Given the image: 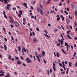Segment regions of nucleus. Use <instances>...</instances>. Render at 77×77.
<instances>
[{
  "label": "nucleus",
  "instance_id": "nucleus-47",
  "mask_svg": "<svg viewBox=\"0 0 77 77\" xmlns=\"http://www.w3.org/2000/svg\"><path fill=\"white\" fill-rule=\"evenodd\" d=\"M34 19L35 20H36V16H35L34 17Z\"/></svg>",
  "mask_w": 77,
  "mask_h": 77
},
{
  "label": "nucleus",
  "instance_id": "nucleus-58",
  "mask_svg": "<svg viewBox=\"0 0 77 77\" xmlns=\"http://www.w3.org/2000/svg\"><path fill=\"white\" fill-rule=\"evenodd\" d=\"M5 41H6V42H7V39H6V38H5Z\"/></svg>",
  "mask_w": 77,
  "mask_h": 77
},
{
  "label": "nucleus",
  "instance_id": "nucleus-56",
  "mask_svg": "<svg viewBox=\"0 0 77 77\" xmlns=\"http://www.w3.org/2000/svg\"><path fill=\"white\" fill-rule=\"evenodd\" d=\"M57 46H59V45H60V44L58 43V44H57Z\"/></svg>",
  "mask_w": 77,
  "mask_h": 77
},
{
  "label": "nucleus",
  "instance_id": "nucleus-18",
  "mask_svg": "<svg viewBox=\"0 0 77 77\" xmlns=\"http://www.w3.org/2000/svg\"><path fill=\"white\" fill-rule=\"evenodd\" d=\"M65 46H67V47H68V44L66 43V42H65Z\"/></svg>",
  "mask_w": 77,
  "mask_h": 77
},
{
  "label": "nucleus",
  "instance_id": "nucleus-33",
  "mask_svg": "<svg viewBox=\"0 0 77 77\" xmlns=\"http://www.w3.org/2000/svg\"><path fill=\"white\" fill-rule=\"evenodd\" d=\"M57 57H59V53L58 52L57 53Z\"/></svg>",
  "mask_w": 77,
  "mask_h": 77
},
{
  "label": "nucleus",
  "instance_id": "nucleus-7",
  "mask_svg": "<svg viewBox=\"0 0 77 77\" xmlns=\"http://www.w3.org/2000/svg\"><path fill=\"white\" fill-rule=\"evenodd\" d=\"M24 6L25 7V8H26V9H27L28 8V7H27V3H25L23 4Z\"/></svg>",
  "mask_w": 77,
  "mask_h": 77
},
{
  "label": "nucleus",
  "instance_id": "nucleus-36",
  "mask_svg": "<svg viewBox=\"0 0 77 77\" xmlns=\"http://www.w3.org/2000/svg\"><path fill=\"white\" fill-rule=\"evenodd\" d=\"M4 17L5 18L7 19V16H6V15H4Z\"/></svg>",
  "mask_w": 77,
  "mask_h": 77
},
{
  "label": "nucleus",
  "instance_id": "nucleus-23",
  "mask_svg": "<svg viewBox=\"0 0 77 77\" xmlns=\"http://www.w3.org/2000/svg\"><path fill=\"white\" fill-rule=\"evenodd\" d=\"M54 11H51L50 12V14H52L54 13Z\"/></svg>",
  "mask_w": 77,
  "mask_h": 77
},
{
  "label": "nucleus",
  "instance_id": "nucleus-62",
  "mask_svg": "<svg viewBox=\"0 0 77 77\" xmlns=\"http://www.w3.org/2000/svg\"><path fill=\"white\" fill-rule=\"evenodd\" d=\"M64 63H65V64H67V61H65L64 62Z\"/></svg>",
  "mask_w": 77,
  "mask_h": 77
},
{
  "label": "nucleus",
  "instance_id": "nucleus-64",
  "mask_svg": "<svg viewBox=\"0 0 77 77\" xmlns=\"http://www.w3.org/2000/svg\"><path fill=\"white\" fill-rule=\"evenodd\" d=\"M26 51L27 53H29V50L28 49H26Z\"/></svg>",
  "mask_w": 77,
  "mask_h": 77
},
{
  "label": "nucleus",
  "instance_id": "nucleus-6",
  "mask_svg": "<svg viewBox=\"0 0 77 77\" xmlns=\"http://www.w3.org/2000/svg\"><path fill=\"white\" fill-rule=\"evenodd\" d=\"M33 41L35 43H36L38 42V40L37 39H36V38H35L33 39Z\"/></svg>",
  "mask_w": 77,
  "mask_h": 77
},
{
  "label": "nucleus",
  "instance_id": "nucleus-50",
  "mask_svg": "<svg viewBox=\"0 0 77 77\" xmlns=\"http://www.w3.org/2000/svg\"><path fill=\"white\" fill-rule=\"evenodd\" d=\"M6 8L8 10H10V8H9L8 7H7Z\"/></svg>",
  "mask_w": 77,
  "mask_h": 77
},
{
  "label": "nucleus",
  "instance_id": "nucleus-43",
  "mask_svg": "<svg viewBox=\"0 0 77 77\" xmlns=\"http://www.w3.org/2000/svg\"><path fill=\"white\" fill-rule=\"evenodd\" d=\"M3 15H6V12H5V11H4L3 12Z\"/></svg>",
  "mask_w": 77,
  "mask_h": 77
},
{
  "label": "nucleus",
  "instance_id": "nucleus-34",
  "mask_svg": "<svg viewBox=\"0 0 77 77\" xmlns=\"http://www.w3.org/2000/svg\"><path fill=\"white\" fill-rule=\"evenodd\" d=\"M62 4L61 2H60V3L59 4V6H62Z\"/></svg>",
  "mask_w": 77,
  "mask_h": 77
},
{
  "label": "nucleus",
  "instance_id": "nucleus-31",
  "mask_svg": "<svg viewBox=\"0 0 77 77\" xmlns=\"http://www.w3.org/2000/svg\"><path fill=\"white\" fill-rule=\"evenodd\" d=\"M75 54H76V52L75 51L74 55H73V57H75Z\"/></svg>",
  "mask_w": 77,
  "mask_h": 77
},
{
  "label": "nucleus",
  "instance_id": "nucleus-15",
  "mask_svg": "<svg viewBox=\"0 0 77 77\" xmlns=\"http://www.w3.org/2000/svg\"><path fill=\"white\" fill-rule=\"evenodd\" d=\"M42 54L41 55L42 56H44L45 54V52L44 51H42Z\"/></svg>",
  "mask_w": 77,
  "mask_h": 77
},
{
  "label": "nucleus",
  "instance_id": "nucleus-59",
  "mask_svg": "<svg viewBox=\"0 0 77 77\" xmlns=\"http://www.w3.org/2000/svg\"><path fill=\"white\" fill-rule=\"evenodd\" d=\"M60 42L61 45H63V42Z\"/></svg>",
  "mask_w": 77,
  "mask_h": 77
},
{
  "label": "nucleus",
  "instance_id": "nucleus-30",
  "mask_svg": "<svg viewBox=\"0 0 77 77\" xmlns=\"http://www.w3.org/2000/svg\"><path fill=\"white\" fill-rule=\"evenodd\" d=\"M23 51H24V52H25V53H26V49H25V48H23Z\"/></svg>",
  "mask_w": 77,
  "mask_h": 77
},
{
  "label": "nucleus",
  "instance_id": "nucleus-40",
  "mask_svg": "<svg viewBox=\"0 0 77 77\" xmlns=\"http://www.w3.org/2000/svg\"><path fill=\"white\" fill-rule=\"evenodd\" d=\"M31 9H32V10H33V7H32V6H31Z\"/></svg>",
  "mask_w": 77,
  "mask_h": 77
},
{
  "label": "nucleus",
  "instance_id": "nucleus-52",
  "mask_svg": "<svg viewBox=\"0 0 77 77\" xmlns=\"http://www.w3.org/2000/svg\"><path fill=\"white\" fill-rule=\"evenodd\" d=\"M66 29H69V26H68V25L66 26Z\"/></svg>",
  "mask_w": 77,
  "mask_h": 77
},
{
  "label": "nucleus",
  "instance_id": "nucleus-10",
  "mask_svg": "<svg viewBox=\"0 0 77 77\" xmlns=\"http://www.w3.org/2000/svg\"><path fill=\"white\" fill-rule=\"evenodd\" d=\"M4 47L5 48V50L6 51L7 50V46H6V45L5 44L4 45Z\"/></svg>",
  "mask_w": 77,
  "mask_h": 77
},
{
  "label": "nucleus",
  "instance_id": "nucleus-51",
  "mask_svg": "<svg viewBox=\"0 0 77 77\" xmlns=\"http://www.w3.org/2000/svg\"><path fill=\"white\" fill-rule=\"evenodd\" d=\"M54 70V71H56V68H53Z\"/></svg>",
  "mask_w": 77,
  "mask_h": 77
},
{
  "label": "nucleus",
  "instance_id": "nucleus-24",
  "mask_svg": "<svg viewBox=\"0 0 77 77\" xmlns=\"http://www.w3.org/2000/svg\"><path fill=\"white\" fill-rule=\"evenodd\" d=\"M59 66H60L61 67H63V66H62V64L60 63H59Z\"/></svg>",
  "mask_w": 77,
  "mask_h": 77
},
{
  "label": "nucleus",
  "instance_id": "nucleus-19",
  "mask_svg": "<svg viewBox=\"0 0 77 77\" xmlns=\"http://www.w3.org/2000/svg\"><path fill=\"white\" fill-rule=\"evenodd\" d=\"M10 22L11 23H14V21L12 20H10Z\"/></svg>",
  "mask_w": 77,
  "mask_h": 77
},
{
  "label": "nucleus",
  "instance_id": "nucleus-11",
  "mask_svg": "<svg viewBox=\"0 0 77 77\" xmlns=\"http://www.w3.org/2000/svg\"><path fill=\"white\" fill-rule=\"evenodd\" d=\"M36 57L37 58L38 62H40V59H39V56H37Z\"/></svg>",
  "mask_w": 77,
  "mask_h": 77
},
{
  "label": "nucleus",
  "instance_id": "nucleus-29",
  "mask_svg": "<svg viewBox=\"0 0 77 77\" xmlns=\"http://www.w3.org/2000/svg\"><path fill=\"white\" fill-rule=\"evenodd\" d=\"M36 29L37 31H38V32H39V29L38 28H36Z\"/></svg>",
  "mask_w": 77,
  "mask_h": 77
},
{
  "label": "nucleus",
  "instance_id": "nucleus-46",
  "mask_svg": "<svg viewBox=\"0 0 77 77\" xmlns=\"http://www.w3.org/2000/svg\"><path fill=\"white\" fill-rule=\"evenodd\" d=\"M44 32L46 33L47 34L48 33V32L46 30H44Z\"/></svg>",
  "mask_w": 77,
  "mask_h": 77
},
{
  "label": "nucleus",
  "instance_id": "nucleus-55",
  "mask_svg": "<svg viewBox=\"0 0 77 77\" xmlns=\"http://www.w3.org/2000/svg\"><path fill=\"white\" fill-rule=\"evenodd\" d=\"M71 48H72V50H73V46H72L71 45Z\"/></svg>",
  "mask_w": 77,
  "mask_h": 77
},
{
  "label": "nucleus",
  "instance_id": "nucleus-60",
  "mask_svg": "<svg viewBox=\"0 0 77 77\" xmlns=\"http://www.w3.org/2000/svg\"><path fill=\"white\" fill-rule=\"evenodd\" d=\"M65 20V18H64V17H63L62 18V20Z\"/></svg>",
  "mask_w": 77,
  "mask_h": 77
},
{
  "label": "nucleus",
  "instance_id": "nucleus-27",
  "mask_svg": "<svg viewBox=\"0 0 77 77\" xmlns=\"http://www.w3.org/2000/svg\"><path fill=\"white\" fill-rule=\"evenodd\" d=\"M77 66V61L76 62V63L75 64V67H76V66Z\"/></svg>",
  "mask_w": 77,
  "mask_h": 77
},
{
  "label": "nucleus",
  "instance_id": "nucleus-49",
  "mask_svg": "<svg viewBox=\"0 0 77 77\" xmlns=\"http://www.w3.org/2000/svg\"><path fill=\"white\" fill-rule=\"evenodd\" d=\"M9 75H7L6 76H5V77H10V76H9Z\"/></svg>",
  "mask_w": 77,
  "mask_h": 77
},
{
  "label": "nucleus",
  "instance_id": "nucleus-35",
  "mask_svg": "<svg viewBox=\"0 0 77 77\" xmlns=\"http://www.w3.org/2000/svg\"><path fill=\"white\" fill-rule=\"evenodd\" d=\"M11 38L13 40V41H14V38L12 37V35L11 36Z\"/></svg>",
  "mask_w": 77,
  "mask_h": 77
},
{
  "label": "nucleus",
  "instance_id": "nucleus-8",
  "mask_svg": "<svg viewBox=\"0 0 77 77\" xmlns=\"http://www.w3.org/2000/svg\"><path fill=\"white\" fill-rule=\"evenodd\" d=\"M66 36H67V37L70 39H72V38H71V37L69 35H66Z\"/></svg>",
  "mask_w": 77,
  "mask_h": 77
},
{
  "label": "nucleus",
  "instance_id": "nucleus-3",
  "mask_svg": "<svg viewBox=\"0 0 77 77\" xmlns=\"http://www.w3.org/2000/svg\"><path fill=\"white\" fill-rule=\"evenodd\" d=\"M14 24L15 26L17 27H18V26H19V23H18V22L17 21H16L14 22Z\"/></svg>",
  "mask_w": 77,
  "mask_h": 77
},
{
  "label": "nucleus",
  "instance_id": "nucleus-2",
  "mask_svg": "<svg viewBox=\"0 0 77 77\" xmlns=\"http://www.w3.org/2000/svg\"><path fill=\"white\" fill-rule=\"evenodd\" d=\"M39 13L40 15H44V12H43V10L42 9H40L39 11Z\"/></svg>",
  "mask_w": 77,
  "mask_h": 77
},
{
  "label": "nucleus",
  "instance_id": "nucleus-12",
  "mask_svg": "<svg viewBox=\"0 0 77 77\" xmlns=\"http://www.w3.org/2000/svg\"><path fill=\"white\" fill-rule=\"evenodd\" d=\"M44 35L46 36V37H48V38H50V36H49V35H48L47 34H44Z\"/></svg>",
  "mask_w": 77,
  "mask_h": 77
},
{
  "label": "nucleus",
  "instance_id": "nucleus-37",
  "mask_svg": "<svg viewBox=\"0 0 77 77\" xmlns=\"http://www.w3.org/2000/svg\"><path fill=\"white\" fill-rule=\"evenodd\" d=\"M69 17L70 19H71V20H72V17H71L70 15L69 16Z\"/></svg>",
  "mask_w": 77,
  "mask_h": 77
},
{
  "label": "nucleus",
  "instance_id": "nucleus-25",
  "mask_svg": "<svg viewBox=\"0 0 77 77\" xmlns=\"http://www.w3.org/2000/svg\"><path fill=\"white\" fill-rule=\"evenodd\" d=\"M8 59H11V55H8Z\"/></svg>",
  "mask_w": 77,
  "mask_h": 77
},
{
  "label": "nucleus",
  "instance_id": "nucleus-20",
  "mask_svg": "<svg viewBox=\"0 0 77 77\" xmlns=\"http://www.w3.org/2000/svg\"><path fill=\"white\" fill-rule=\"evenodd\" d=\"M69 66H71V64H72V63H71V62H69Z\"/></svg>",
  "mask_w": 77,
  "mask_h": 77
},
{
  "label": "nucleus",
  "instance_id": "nucleus-38",
  "mask_svg": "<svg viewBox=\"0 0 77 77\" xmlns=\"http://www.w3.org/2000/svg\"><path fill=\"white\" fill-rule=\"evenodd\" d=\"M3 75H4V73H3L0 74V76H3Z\"/></svg>",
  "mask_w": 77,
  "mask_h": 77
},
{
  "label": "nucleus",
  "instance_id": "nucleus-63",
  "mask_svg": "<svg viewBox=\"0 0 77 77\" xmlns=\"http://www.w3.org/2000/svg\"><path fill=\"white\" fill-rule=\"evenodd\" d=\"M66 48H67V51H68L69 50V49H68V46L66 47Z\"/></svg>",
  "mask_w": 77,
  "mask_h": 77
},
{
  "label": "nucleus",
  "instance_id": "nucleus-44",
  "mask_svg": "<svg viewBox=\"0 0 77 77\" xmlns=\"http://www.w3.org/2000/svg\"><path fill=\"white\" fill-rule=\"evenodd\" d=\"M2 72L3 73L4 72H3V70H2L0 71V73H2Z\"/></svg>",
  "mask_w": 77,
  "mask_h": 77
},
{
  "label": "nucleus",
  "instance_id": "nucleus-54",
  "mask_svg": "<svg viewBox=\"0 0 77 77\" xmlns=\"http://www.w3.org/2000/svg\"><path fill=\"white\" fill-rule=\"evenodd\" d=\"M50 73H51V72H52V70L51 69H50Z\"/></svg>",
  "mask_w": 77,
  "mask_h": 77
},
{
  "label": "nucleus",
  "instance_id": "nucleus-13",
  "mask_svg": "<svg viewBox=\"0 0 77 77\" xmlns=\"http://www.w3.org/2000/svg\"><path fill=\"white\" fill-rule=\"evenodd\" d=\"M61 51H62V52H63V53H64V54H66V51H64V50H63V49H61Z\"/></svg>",
  "mask_w": 77,
  "mask_h": 77
},
{
  "label": "nucleus",
  "instance_id": "nucleus-45",
  "mask_svg": "<svg viewBox=\"0 0 77 77\" xmlns=\"http://www.w3.org/2000/svg\"><path fill=\"white\" fill-rule=\"evenodd\" d=\"M23 21L24 22H26V18H23Z\"/></svg>",
  "mask_w": 77,
  "mask_h": 77
},
{
  "label": "nucleus",
  "instance_id": "nucleus-1",
  "mask_svg": "<svg viewBox=\"0 0 77 77\" xmlns=\"http://www.w3.org/2000/svg\"><path fill=\"white\" fill-rule=\"evenodd\" d=\"M26 61L27 63H32V61L29 58H27L26 59Z\"/></svg>",
  "mask_w": 77,
  "mask_h": 77
},
{
  "label": "nucleus",
  "instance_id": "nucleus-5",
  "mask_svg": "<svg viewBox=\"0 0 77 77\" xmlns=\"http://www.w3.org/2000/svg\"><path fill=\"white\" fill-rule=\"evenodd\" d=\"M57 18H58L57 19V21H59L60 20V17H59V15L57 14Z\"/></svg>",
  "mask_w": 77,
  "mask_h": 77
},
{
  "label": "nucleus",
  "instance_id": "nucleus-48",
  "mask_svg": "<svg viewBox=\"0 0 77 77\" xmlns=\"http://www.w3.org/2000/svg\"><path fill=\"white\" fill-rule=\"evenodd\" d=\"M16 32L17 34H19V31H18V30H16Z\"/></svg>",
  "mask_w": 77,
  "mask_h": 77
},
{
  "label": "nucleus",
  "instance_id": "nucleus-16",
  "mask_svg": "<svg viewBox=\"0 0 77 77\" xmlns=\"http://www.w3.org/2000/svg\"><path fill=\"white\" fill-rule=\"evenodd\" d=\"M51 2V0H49L47 2V4H50V2Z\"/></svg>",
  "mask_w": 77,
  "mask_h": 77
},
{
  "label": "nucleus",
  "instance_id": "nucleus-61",
  "mask_svg": "<svg viewBox=\"0 0 77 77\" xmlns=\"http://www.w3.org/2000/svg\"><path fill=\"white\" fill-rule=\"evenodd\" d=\"M74 39H75V40H77V37H75Z\"/></svg>",
  "mask_w": 77,
  "mask_h": 77
},
{
  "label": "nucleus",
  "instance_id": "nucleus-21",
  "mask_svg": "<svg viewBox=\"0 0 77 77\" xmlns=\"http://www.w3.org/2000/svg\"><path fill=\"white\" fill-rule=\"evenodd\" d=\"M47 72L48 74V75H50V70H48Z\"/></svg>",
  "mask_w": 77,
  "mask_h": 77
},
{
  "label": "nucleus",
  "instance_id": "nucleus-4",
  "mask_svg": "<svg viewBox=\"0 0 77 77\" xmlns=\"http://www.w3.org/2000/svg\"><path fill=\"white\" fill-rule=\"evenodd\" d=\"M3 0H4L5 3V5H6V4H8V2L7 1V0H0V2H3Z\"/></svg>",
  "mask_w": 77,
  "mask_h": 77
},
{
  "label": "nucleus",
  "instance_id": "nucleus-14",
  "mask_svg": "<svg viewBox=\"0 0 77 77\" xmlns=\"http://www.w3.org/2000/svg\"><path fill=\"white\" fill-rule=\"evenodd\" d=\"M62 64H63V68H65V64L64 63V61L62 62Z\"/></svg>",
  "mask_w": 77,
  "mask_h": 77
},
{
  "label": "nucleus",
  "instance_id": "nucleus-17",
  "mask_svg": "<svg viewBox=\"0 0 77 77\" xmlns=\"http://www.w3.org/2000/svg\"><path fill=\"white\" fill-rule=\"evenodd\" d=\"M9 19L10 20H14V19H13V17H11V16H10L9 17Z\"/></svg>",
  "mask_w": 77,
  "mask_h": 77
},
{
  "label": "nucleus",
  "instance_id": "nucleus-39",
  "mask_svg": "<svg viewBox=\"0 0 77 77\" xmlns=\"http://www.w3.org/2000/svg\"><path fill=\"white\" fill-rule=\"evenodd\" d=\"M75 16H77V11H76L75 13Z\"/></svg>",
  "mask_w": 77,
  "mask_h": 77
},
{
  "label": "nucleus",
  "instance_id": "nucleus-53",
  "mask_svg": "<svg viewBox=\"0 0 77 77\" xmlns=\"http://www.w3.org/2000/svg\"><path fill=\"white\" fill-rule=\"evenodd\" d=\"M58 41L59 42H61L60 39H58Z\"/></svg>",
  "mask_w": 77,
  "mask_h": 77
},
{
  "label": "nucleus",
  "instance_id": "nucleus-26",
  "mask_svg": "<svg viewBox=\"0 0 77 77\" xmlns=\"http://www.w3.org/2000/svg\"><path fill=\"white\" fill-rule=\"evenodd\" d=\"M20 14H21V15H23V12H22V11H21L20 10Z\"/></svg>",
  "mask_w": 77,
  "mask_h": 77
},
{
  "label": "nucleus",
  "instance_id": "nucleus-57",
  "mask_svg": "<svg viewBox=\"0 0 77 77\" xmlns=\"http://www.w3.org/2000/svg\"><path fill=\"white\" fill-rule=\"evenodd\" d=\"M11 28H12V27H14V26H13V25L11 24Z\"/></svg>",
  "mask_w": 77,
  "mask_h": 77
},
{
  "label": "nucleus",
  "instance_id": "nucleus-9",
  "mask_svg": "<svg viewBox=\"0 0 77 77\" xmlns=\"http://www.w3.org/2000/svg\"><path fill=\"white\" fill-rule=\"evenodd\" d=\"M71 6L72 9H74V7L75 6H74V4H71Z\"/></svg>",
  "mask_w": 77,
  "mask_h": 77
},
{
  "label": "nucleus",
  "instance_id": "nucleus-32",
  "mask_svg": "<svg viewBox=\"0 0 77 77\" xmlns=\"http://www.w3.org/2000/svg\"><path fill=\"white\" fill-rule=\"evenodd\" d=\"M15 58L16 59H17V60H19V59H18V57H15Z\"/></svg>",
  "mask_w": 77,
  "mask_h": 77
},
{
  "label": "nucleus",
  "instance_id": "nucleus-42",
  "mask_svg": "<svg viewBox=\"0 0 77 77\" xmlns=\"http://www.w3.org/2000/svg\"><path fill=\"white\" fill-rule=\"evenodd\" d=\"M65 13H66V15H68V12L67 11H64Z\"/></svg>",
  "mask_w": 77,
  "mask_h": 77
},
{
  "label": "nucleus",
  "instance_id": "nucleus-41",
  "mask_svg": "<svg viewBox=\"0 0 77 77\" xmlns=\"http://www.w3.org/2000/svg\"><path fill=\"white\" fill-rule=\"evenodd\" d=\"M12 9H13L14 11H15V10H16V8H15V7L13 8H12Z\"/></svg>",
  "mask_w": 77,
  "mask_h": 77
},
{
  "label": "nucleus",
  "instance_id": "nucleus-22",
  "mask_svg": "<svg viewBox=\"0 0 77 77\" xmlns=\"http://www.w3.org/2000/svg\"><path fill=\"white\" fill-rule=\"evenodd\" d=\"M37 11L38 12H39V10H40V8H39V7H37Z\"/></svg>",
  "mask_w": 77,
  "mask_h": 77
},
{
  "label": "nucleus",
  "instance_id": "nucleus-28",
  "mask_svg": "<svg viewBox=\"0 0 77 77\" xmlns=\"http://www.w3.org/2000/svg\"><path fill=\"white\" fill-rule=\"evenodd\" d=\"M2 29L3 30H4V32H6V29H5V27H3Z\"/></svg>",
  "mask_w": 77,
  "mask_h": 77
}]
</instances>
